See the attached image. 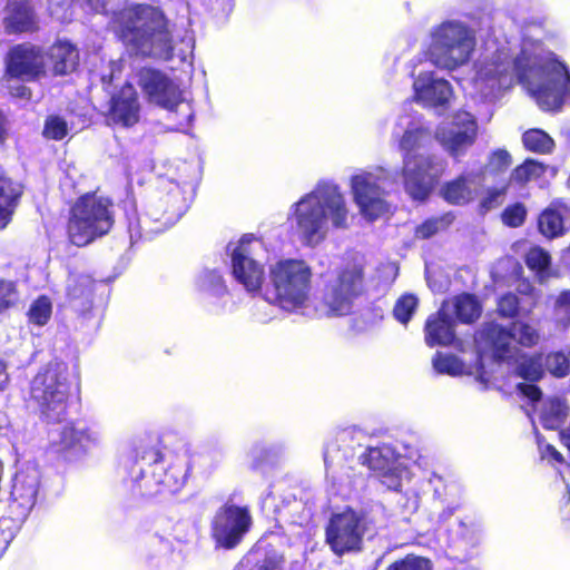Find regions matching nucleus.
<instances>
[{"mask_svg":"<svg viewBox=\"0 0 570 570\" xmlns=\"http://www.w3.org/2000/svg\"><path fill=\"white\" fill-rule=\"evenodd\" d=\"M120 40L144 59L169 61L174 57V36L169 20L159 8L138 3L117 18Z\"/></svg>","mask_w":570,"mask_h":570,"instance_id":"1","label":"nucleus"},{"mask_svg":"<svg viewBox=\"0 0 570 570\" xmlns=\"http://www.w3.org/2000/svg\"><path fill=\"white\" fill-rule=\"evenodd\" d=\"M328 210L336 228H346L347 208L336 186H325L312 191L294 204V216L301 238L305 245L314 246L325 238L324 226Z\"/></svg>","mask_w":570,"mask_h":570,"instance_id":"2","label":"nucleus"},{"mask_svg":"<svg viewBox=\"0 0 570 570\" xmlns=\"http://www.w3.org/2000/svg\"><path fill=\"white\" fill-rule=\"evenodd\" d=\"M71 400V383L66 363L51 360L39 368L29 384L28 401L33 404L42 421L62 422Z\"/></svg>","mask_w":570,"mask_h":570,"instance_id":"3","label":"nucleus"},{"mask_svg":"<svg viewBox=\"0 0 570 570\" xmlns=\"http://www.w3.org/2000/svg\"><path fill=\"white\" fill-rule=\"evenodd\" d=\"M114 225V202L96 193H86L69 208L66 236L71 245L85 247L107 236Z\"/></svg>","mask_w":570,"mask_h":570,"instance_id":"4","label":"nucleus"},{"mask_svg":"<svg viewBox=\"0 0 570 570\" xmlns=\"http://www.w3.org/2000/svg\"><path fill=\"white\" fill-rule=\"evenodd\" d=\"M312 268L303 259L285 258L269 267L263 289L266 302L285 311L306 305L312 289Z\"/></svg>","mask_w":570,"mask_h":570,"instance_id":"5","label":"nucleus"},{"mask_svg":"<svg viewBox=\"0 0 570 570\" xmlns=\"http://www.w3.org/2000/svg\"><path fill=\"white\" fill-rule=\"evenodd\" d=\"M431 36L435 63L449 70L465 65L475 49V33L462 22L444 21Z\"/></svg>","mask_w":570,"mask_h":570,"instance_id":"6","label":"nucleus"},{"mask_svg":"<svg viewBox=\"0 0 570 570\" xmlns=\"http://www.w3.org/2000/svg\"><path fill=\"white\" fill-rule=\"evenodd\" d=\"M364 292V268L348 264L335 272V277L324 285L322 305L326 316H342L351 312L354 301Z\"/></svg>","mask_w":570,"mask_h":570,"instance_id":"7","label":"nucleus"},{"mask_svg":"<svg viewBox=\"0 0 570 570\" xmlns=\"http://www.w3.org/2000/svg\"><path fill=\"white\" fill-rule=\"evenodd\" d=\"M367 530L366 514L346 507L331 515L325 525V543L336 557L357 553L363 549Z\"/></svg>","mask_w":570,"mask_h":570,"instance_id":"8","label":"nucleus"},{"mask_svg":"<svg viewBox=\"0 0 570 570\" xmlns=\"http://www.w3.org/2000/svg\"><path fill=\"white\" fill-rule=\"evenodd\" d=\"M445 161L435 155L403 156L401 175L406 194L417 202L426 200L439 185Z\"/></svg>","mask_w":570,"mask_h":570,"instance_id":"9","label":"nucleus"},{"mask_svg":"<svg viewBox=\"0 0 570 570\" xmlns=\"http://www.w3.org/2000/svg\"><path fill=\"white\" fill-rule=\"evenodd\" d=\"M250 525L248 508L227 502L216 511L210 523V535L217 547L230 550L243 541Z\"/></svg>","mask_w":570,"mask_h":570,"instance_id":"10","label":"nucleus"},{"mask_svg":"<svg viewBox=\"0 0 570 570\" xmlns=\"http://www.w3.org/2000/svg\"><path fill=\"white\" fill-rule=\"evenodd\" d=\"M46 75L45 52L30 42L12 46L6 55L2 79L37 81Z\"/></svg>","mask_w":570,"mask_h":570,"instance_id":"11","label":"nucleus"},{"mask_svg":"<svg viewBox=\"0 0 570 570\" xmlns=\"http://www.w3.org/2000/svg\"><path fill=\"white\" fill-rule=\"evenodd\" d=\"M136 77L149 104L173 111L183 102L178 85L163 70L145 66L137 70Z\"/></svg>","mask_w":570,"mask_h":570,"instance_id":"12","label":"nucleus"},{"mask_svg":"<svg viewBox=\"0 0 570 570\" xmlns=\"http://www.w3.org/2000/svg\"><path fill=\"white\" fill-rule=\"evenodd\" d=\"M542 71L546 80L532 89L531 95L542 110L558 112L570 95V71L558 60L550 61Z\"/></svg>","mask_w":570,"mask_h":570,"instance_id":"13","label":"nucleus"},{"mask_svg":"<svg viewBox=\"0 0 570 570\" xmlns=\"http://www.w3.org/2000/svg\"><path fill=\"white\" fill-rule=\"evenodd\" d=\"M159 444L160 439L158 436L155 438V442L150 445L139 440L138 444L134 448L132 455L125 461L124 469L126 475L124 476V483L132 493L141 497L153 493L151 480L145 475L140 461H145L149 465L163 461L164 456Z\"/></svg>","mask_w":570,"mask_h":570,"instance_id":"14","label":"nucleus"},{"mask_svg":"<svg viewBox=\"0 0 570 570\" xmlns=\"http://www.w3.org/2000/svg\"><path fill=\"white\" fill-rule=\"evenodd\" d=\"M253 237L244 235L232 253V274L234 278L250 294L263 289L265 279L264 266L253 257L250 248Z\"/></svg>","mask_w":570,"mask_h":570,"instance_id":"15","label":"nucleus"},{"mask_svg":"<svg viewBox=\"0 0 570 570\" xmlns=\"http://www.w3.org/2000/svg\"><path fill=\"white\" fill-rule=\"evenodd\" d=\"M1 24L6 35H31L40 30L37 0H6Z\"/></svg>","mask_w":570,"mask_h":570,"instance_id":"16","label":"nucleus"},{"mask_svg":"<svg viewBox=\"0 0 570 570\" xmlns=\"http://www.w3.org/2000/svg\"><path fill=\"white\" fill-rule=\"evenodd\" d=\"M352 193L361 214L368 220H375L386 210V204L381 198V187L377 183V177L372 173L353 176Z\"/></svg>","mask_w":570,"mask_h":570,"instance_id":"17","label":"nucleus"},{"mask_svg":"<svg viewBox=\"0 0 570 570\" xmlns=\"http://www.w3.org/2000/svg\"><path fill=\"white\" fill-rule=\"evenodd\" d=\"M96 441V433L89 428L77 429L69 424L61 429L59 439L51 442L50 451L58 460L72 461L80 458Z\"/></svg>","mask_w":570,"mask_h":570,"instance_id":"18","label":"nucleus"},{"mask_svg":"<svg viewBox=\"0 0 570 570\" xmlns=\"http://www.w3.org/2000/svg\"><path fill=\"white\" fill-rule=\"evenodd\" d=\"M535 307V287L529 281L523 282V288L518 289V293L505 292L495 302V313L502 320L530 316Z\"/></svg>","mask_w":570,"mask_h":570,"instance_id":"19","label":"nucleus"},{"mask_svg":"<svg viewBox=\"0 0 570 570\" xmlns=\"http://www.w3.org/2000/svg\"><path fill=\"white\" fill-rule=\"evenodd\" d=\"M109 118L124 127H131L139 121L140 102L138 94L130 82H125L112 95L108 110Z\"/></svg>","mask_w":570,"mask_h":570,"instance_id":"20","label":"nucleus"},{"mask_svg":"<svg viewBox=\"0 0 570 570\" xmlns=\"http://www.w3.org/2000/svg\"><path fill=\"white\" fill-rule=\"evenodd\" d=\"M286 559L276 538L259 539L246 556L248 570H285Z\"/></svg>","mask_w":570,"mask_h":570,"instance_id":"21","label":"nucleus"},{"mask_svg":"<svg viewBox=\"0 0 570 570\" xmlns=\"http://www.w3.org/2000/svg\"><path fill=\"white\" fill-rule=\"evenodd\" d=\"M40 485V472L36 468H26L16 472L12 480L11 502L28 513L37 502Z\"/></svg>","mask_w":570,"mask_h":570,"instance_id":"22","label":"nucleus"},{"mask_svg":"<svg viewBox=\"0 0 570 570\" xmlns=\"http://www.w3.org/2000/svg\"><path fill=\"white\" fill-rule=\"evenodd\" d=\"M538 230L547 239L564 236L570 230V206L552 200L538 216Z\"/></svg>","mask_w":570,"mask_h":570,"instance_id":"23","label":"nucleus"},{"mask_svg":"<svg viewBox=\"0 0 570 570\" xmlns=\"http://www.w3.org/2000/svg\"><path fill=\"white\" fill-rule=\"evenodd\" d=\"M512 71V56L505 48H498L490 57L480 61L476 69L479 80L490 83L491 87H501Z\"/></svg>","mask_w":570,"mask_h":570,"instance_id":"24","label":"nucleus"},{"mask_svg":"<svg viewBox=\"0 0 570 570\" xmlns=\"http://www.w3.org/2000/svg\"><path fill=\"white\" fill-rule=\"evenodd\" d=\"M45 56L49 61L52 75L56 77L68 76L79 67V50L75 43L67 39L53 41Z\"/></svg>","mask_w":570,"mask_h":570,"instance_id":"25","label":"nucleus"},{"mask_svg":"<svg viewBox=\"0 0 570 570\" xmlns=\"http://www.w3.org/2000/svg\"><path fill=\"white\" fill-rule=\"evenodd\" d=\"M483 343L492 353V358L498 363H510L513 360L511 328L501 324L490 323L481 332Z\"/></svg>","mask_w":570,"mask_h":570,"instance_id":"26","label":"nucleus"},{"mask_svg":"<svg viewBox=\"0 0 570 570\" xmlns=\"http://www.w3.org/2000/svg\"><path fill=\"white\" fill-rule=\"evenodd\" d=\"M424 340L428 346H449L455 341L454 322L442 306L429 315L424 325Z\"/></svg>","mask_w":570,"mask_h":570,"instance_id":"27","label":"nucleus"},{"mask_svg":"<svg viewBox=\"0 0 570 570\" xmlns=\"http://www.w3.org/2000/svg\"><path fill=\"white\" fill-rule=\"evenodd\" d=\"M22 195L23 186L6 173H0V230L12 222Z\"/></svg>","mask_w":570,"mask_h":570,"instance_id":"28","label":"nucleus"},{"mask_svg":"<svg viewBox=\"0 0 570 570\" xmlns=\"http://www.w3.org/2000/svg\"><path fill=\"white\" fill-rule=\"evenodd\" d=\"M414 91V99L429 107L445 106L452 96V87L444 79H431L426 83H415Z\"/></svg>","mask_w":570,"mask_h":570,"instance_id":"29","label":"nucleus"},{"mask_svg":"<svg viewBox=\"0 0 570 570\" xmlns=\"http://www.w3.org/2000/svg\"><path fill=\"white\" fill-rule=\"evenodd\" d=\"M190 464L184 456L176 455L155 483L168 492H176L187 482Z\"/></svg>","mask_w":570,"mask_h":570,"instance_id":"30","label":"nucleus"},{"mask_svg":"<svg viewBox=\"0 0 570 570\" xmlns=\"http://www.w3.org/2000/svg\"><path fill=\"white\" fill-rule=\"evenodd\" d=\"M469 183L468 176L461 174L442 185L440 196L450 205H464L471 200Z\"/></svg>","mask_w":570,"mask_h":570,"instance_id":"31","label":"nucleus"},{"mask_svg":"<svg viewBox=\"0 0 570 570\" xmlns=\"http://www.w3.org/2000/svg\"><path fill=\"white\" fill-rule=\"evenodd\" d=\"M454 220L455 215L452 212L428 217L414 228V238L420 240L430 239L440 233L446 232Z\"/></svg>","mask_w":570,"mask_h":570,"instance_id":"32","label":"nucleus"},{"mask_svg":"<svg viewBox=\"0 0 570 570\" xmlns=\"http://www.w3.org/2000/svg\"><path fill=\"white\" fill-rule=\"evenodd\" d=\"M455 318L463 324L475 322L482 313V306L474 294L461 293L453 298Z\"/></svg>","mask_w":570,"mask_h":570,"instance_id":"33","label":"nucleus"},{"mask_svg":"<svg viewBox=\"0 0 570 570\" xmlns=\"http://www.w3.org/2000/svg\"><path fill=\"white\" fill-rule=\"evenodd\" d=\"M569 407L559 397L549 399L541 412L540 421L546 430H559L567 421Z\"/></svg>","mask_w":570,"mask_h":570,"instance_id":"34","label":"nucleus"},{"mask_svg":"<svg viewBox=\"0 0 570 570\" xmlns=\"http://www.w3.org/2000/svg\"><path fill=\"white\" fill-rule=\"evenodd\" d=\"M476 139V125L471 122L470 127L464 130L451 132L450 136L442 141L448 153L456 158L463 155L469 147H471Z\"/></svg>","mask_w":570,"mask_h":570,"instance_id":"35","label":"nucleus"},{"mask_svg":"<svg viewBox=\"0 0 570 570\" xmlns=\"http://www.w3.org/2000/svg\"><path fill=\"white\" fill-rule=\"evenodd\" d=\"M542 361V353H534L532 355L522 354L521 361L515 367V375L528 382L540 381L544 376Z\"/></svg>","mask_w":570,"mask_h":570,"instance_id":"36","label":"nucleus"},{"mask_svg":"<svg viewBox=\"0 0 570 570\" xmlns=\"http://www.w3.org/2000/svg\"><path fill=\"white\" fill-rule=\"evenodd\" d=\"M523 147L531 153L547 155L554 149V140L542 129L531 128L522 135Z\"/></svg>","mask_w":570,"mask_h":570,"instance_id":"37","label":"nucleus"},{"mask_svg":"<svg viewBox=\"0 0 570 570\" xmlns=\"http://www.w3.org/2000/svg\"><path fill=\"white\" fill-rule=\"evenodd\" d=\"M544 171V164L532 158H527L512 169L508 181H510V184L514 183L519 186H524L532 179L540 178Z\"/></svg>","mask_w":570,"mask_h":570,"instance_id":"38","label":"nucleus"},{"mask_svg":"<svg viewBox=\"0 0 570 570\" xmlns=\"http://www.w3.org/2000/svg\"><path fill=\"white\" fill-rule=\"evenodd\" d=\"M554 326L562 331L570 330V289H562L551 305Z\"/></svg>","mask_w":570,"mask_h":570,"instance_id":"39","label":"nucleus"},{"mask_svg":"<svg viewBox=\"0 0 570 570\" xmlns=\"http://www.w3.org/2000/svg\"><path fill=\"white\" fill-rule=\"evenodd\" d=\"M524 263L537 276L542 277L550 269L551 256L544 248L532 246L524 255Z\"/></svg>","mask_w":570,"mask_h":570,"instance_id":"40","label":"nucleus"},{"mask_svg":"<svg viewBox=\"0 0 570 570\" xmlns=\"http://www.w3.org/2000/svg\"><path fill=\"white\" fill-rule=\"evenodd\" d=\"M510 328L513 332V340L524 348H532L541 341L539 328L528 322L513 323Z\"/></svg>","mask_w":570,"mask_h":570,"instance_id":"41","label":"nucleus"},{"mask_svg":"<svg viewBox=\"0 0 570 570\" xmlns=\"http://www.w3.org/2000/svg\"><path fill=\"white\" fill-rule=\"evenodd\" d=\"M52 314V303L47 295L38 296L30 305L27 316L30 323L45 326Z\"/></svg>","mask_w":570,"mask_h":570,"instance_id":"42","label":"nucleus"},{"mask_svg":"<svg viewBox=\"0 0 570 570\" xmlns=\"http://www.w3.org/2000/svg\"><path fill=\"white\" fill-rule=\"evenodd\" d=\"M386 570H434V564L429 557L407 553L391 562Z\"/></svg>","mask_w":570,"mask_h":570,"instance_id":"43","label":"nucleus"},{"mask_svg":"<svg viewBox=\"0 0 570 570\" xmlns=\"http://www.w3.org/2000/svg\"><path fill=\"white\" fill-rule=\"evenodd\" d=\"M419 306V299L414 294H402L393 307V316L401 324L406 325Z\"/></svg>","mask_w":570,"mask_h":570,"instance_id":"44","label":"nucleus"},{"mask_svg":"<svg viewBox=\"0 0 570 570\" xmlns=\"http://www.w3.org/2000/svg\"><path fill=\"white\" fill-rule=\"evenodd\" d=\"M512 165V156L505 148L492 150L487 160V171L491 176L504 174Z\"/></svg>","mask_w":570,"mask_h":570,"instance_id":"45","label":"nucleus"},{"mask_svg":"<svg viewBox=\"0 0 570 570\" xmlns=\"http://www.w3.org/2000/svg\"><path fill=\"white\" fill-rule=\"evenodd\" d=\"M544 364L553 377L562 379L570 374V360L562 351L548 353Z\"/></svg>","mask_w":570,"mask_h":570,"instance_id":"46","label":"nucleus"},{"mask_svg":"<svg viewBox=\"0 0 570 570\" xmlns=\"http://www.w3.org/2000/svg\"><path fill=\"white\" fill-rule=\"evenodd\" d=\"M69 132L68 122L58 115H49L45 119L42 136L49 140L60 141Z\"/></svg>","mask_w":570,"mask_h":570,"instance_id":"47","label":"nucleus"},{"mask_svg":"<svg viewBox=\"0 0 570 570\" xmlns=\"http://www.w3.org/2000/svg\"><path fill=\"white\" fill-rule=\"evenodd\" d=\"M19 302V291L16 281L0 277V314L13 308Z\"/></svg>","mask_w":570,"mask_h":570,"instance_id":"48","label":"nucleus"},{"mask_svg":"<svg viewBox=\"0 0 570 570\" xmlns=\"http://www.w3.org/2000/svg\"><path fill=\"white\" fill-rule=\"evenodd\" d=\"M528 215L527 207L523 203L517 202L507 206L501 213L502 223L511 228H517L525 223Z\"/></svg>","mask_w":570,"mask_h":570,"instance_id":"49","label":"nucleus"},{"mask_svg":"<svg viewBox=\"0 0 570 570\" xmlns=\"http://www.w3.org/2000/svg\"><path fill=\"white\" fill-rule=\"evenodd\" d=\"M533 65V55L525 49H522L517 57H512V70L517 73L519 82L529 81Z\"/></svg>","mask_w":570,"mask_h":570,"instance_id":"50","label":"nucleus"},{"mask_svg":"<svg viewBox=\"0 0 570 570\" xmlns=\"http://www.w3.org/2000/svg\"><path fill=\"white\" fill-rule=\"evenodd\" d=\"M433 366L438 373L460 375L463 372V363L452 354L436 353L433 358Z\"/></svg>","mask_w":570,"mask_h":570,"instance_id":"51","label":"nucleus"},{"mask_svg":"<svg viewBox=\"0 0 570 570\" xmlns=\"http://www.w3.org/2000/svg\"><path fill=\"white\" fill-rule=\"evenodd\" d=\"M360 461L374 472L375 476L390 465V461L379 448H368L361 454Z\"/></svg>","mask_w":570,"mask_h":570,"instance_id":"52","label":"nucleus"},{"mask_svg":"<svg viewBox=\"0 0 570 570\" xmlns=\"http://www.w3.org/2000/svg\"><path fill=\"white\" fill-rule=\"evenodd\" d=\"M423 132L421 128L407 129L402 135L399 146L403 151V156H425L417 154L415 150L420 147V136Z\"/></svg>","mask_w":570,"mask_h":570,"instance_id":"53","label":"nucleus"},{"mask_svg":"<svg viewBox=\"0 0 570 570\" xmlns=\"http://www.w3.org/2000/svg\"><path fill=\"white\" fill-rule=\"evenodd\" d=\"M510 188V181H505L501 187H491L487 190L485 196L482 199V206L487 209L498 207L502 204L503 198L508 194Z\"/></svg>","mask_w":570,"mask_h":570,"instance_id":"54","label":"nucleus"},{"mask_svg":"<svg viewBox=\"0 0 570 570\" xmlns=\"http://www.w3.org/2000/svg\"><path fill=\"white\" fill-rule=\"evenodd\" d=\"M376 478L387 490L399 492L402 489V475L395 468H390L389 465Z\"/></svg>","mask_w":570,"mask_h":570,"instance_id":"55","label":"nucleus"},{"mask_svg":"<svg viewBox=\"0 0 570 570\" xmlns=\"http://www.w3.org/2000/svg\"><path fill=\"white\" fill-rule=\"evenodd\" d=\"M531 383H518L517 390L525 396L528 400H530L532 403H537L542 399V391L541 389Z\"/></svg>","mask_w":570,"mask_h":570,"instance_id":"56","label":"nucleus"},{"mask_svg":"<svg viewBox=\"0 0 570 570\" xmlns=\"http://www.w3.org/2000/svg\"><path fill=\"white\" fill-rule=\"evenodd\" d=\"M8 89H9V95L12 98L23 99V100H30L32 98V90L23 83L11 86Z\"/></svg>","mask_w":570,"mask_h":570,"instance_id":"57","label":"nucleus"},{"mask_svg":"<svg viewBox=\"0 0 570 570\" xmlns=\"http://www.w3.org/2000/svg\"><path fill=\"white\" fill-rule=\"evenodd\" d=\"M8 118L2 110H0V145H3L9 136Z\"/></svg>","mask_w":570,"mask_h":570,"instance_id":"58","label":"nucleus"},{"mask_svg":"<svg viewBox=\"0 0 570 570\" xmlns=\"http://www.w3.org/2000/svg\"><path fill=\"white\" fill-rule=\"evenodd\" d=\"M546 454L549 459L553 460L557 463L562 464L564 462L563 455L551 444L546 446Z\"/></svg>","mask_w":570,"mask_h":570,"instance_id":"59","label":"nucleus"},{"mask_svg":"<svg viewBox=\"0 0 570 570\" xmlns=\"http://www.w3.org/2000/svg\"><path fill=\"white\" fill-rule=\"evenodd\" d=\"M9 382V375L7 373V365L0 360V392L3 391Z\"/></svg>","mask_w":570,"mask_h":570,"instance_id":"60","label":"nucleus"},{"mask_svg":"<svg viewBox=\"0 0 570 570\" xmlns=\"http://www.w3.org/2000/svg\"><path fill=\"white\" fill-rule=\"evenodd\" d=\"M263 462H264L263 458H257V459L254 460L252 468L254 470H257V469H259L262 466Z\"/></svg>","mask_w":570,"mask_h":570,"instance_id":"61","label":"nucleus"},{"mask_svg":"<svg viewBox=\"0 0 570 570\" xmlns=\"http://www.w3.org/2000/svg\"><path fill=\"white\" fill-rule=\"evenodd\" d=\"M567 255L570 257V245H569V248L567 250Z\"/></svg>","mask_w":570,"mask_h":570,"instance_id":"62","label":"nucleus"}]
</instances>
